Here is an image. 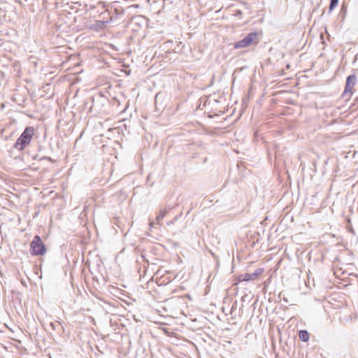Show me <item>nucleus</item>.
<instances>
[{
    "label": "nucleus",
    "mask_w": 358,
    "mask_h": 358,
    "mask_svg": "<svg viewBox=\"0 0 358 358\" xmlns=\"http://www.w3.org/2000/svg\"><path fill=\"white\" fill-rule=\"evenodd\" d=\"M34 134V128L33 127H27L15 143V148L18 150H22L29 144Z\"/></svg>",
    "instance_id": "obj_1"
},
{
    "label": "nucleus",
    "mask_w": 358,
    "mask_h": 358,
    "mask_svg": "<svg viewBox=\"0 0 358 358\" xmlns=\"http://www.w3.org/2000/svg\"><path fill=\"white\" fill-rule=\"evenodd\" d=\"M357 81V78L355 74H352L348 76L345 82V86L344 92L342 94L343 98L350 99L352 95L354 94V87L355 86Z\"/></svg>",
    "instance_id": "obj_2"
},
{
    "label": "nucleus",
    "mask_w": 358,
    "mask_h": 358,
    "mask_svg": "<svg viewBox=\"0 0 358 358\" xmlns=\"http://www.w3.org/2000/svg\"><path fill=\"white\" fill-rule=\"evenodd\" d=\"M31 252L34 255H43L45 252V245L38 236H35L30 244Z\"/></svg>",
    "instance_id": "obj_3"
},
{
    "label": "nucleus",
    "mask_w": 358,
    "mask_h": 358,
    "mask_svg": "<svg viewBox=\"0 0 358 358\" xmlns=\"http://www.w3.org/2000/svg\"><path fill=\"white\" fill-rule=\"evenodd\" d=\"M258 42L257 34L256 32H251L248 34L244 38L238 41L234 44L235 48H243L248 47L253 43Z\"/></svg>",
    "instance_id": "obj_4"
},
{
    "label": "nucleus",
    "mask_w": 358,
    "mask_h": 358,
    "mask_svg": "<svg viewBox=\"0 0 358 358\" xmlns=\"http://www.w3.org/2000/svg\"><path fill=\"white\" fill-rule=\"evenodd\" d=\"M262 272V271L260 269L252 273H245L241 275V278L243 281L254 280Z\"/></svg>",
    "instance_id": "obj_5"
},
{
    "label": "nucleus",
    "mask_w": 358,
    "mask_h": 358,
    "mask_svg": "<svg viewBox=\"0 0 358 358\" xmlns=\"http://www.w3.org/2000/svg\"><path fill=\"white\" fill-rule=\"evenodd\" d=\"M172 208L171 206L166 207L160 210L159 214L157 216L156 220L158 224L161 225L162 220L166 216V215Z\"/></svg>",
    "instance_id": "obj_6"
},
{
    "label": "nucleus",
    "mask_w": 358,
    "mask_h": 358,
    "mask_svg": "<svg viewBox=\"0 0 358 358\" xmlns=\"http://www.w3.org/2000/svg\"><path fill=\"white\" fill-rule=\"evenodd\" d=\"M300 340L306 342L309 339V334L306 330H301L299 333Z\"/></svg>",
    "instance_id": "obj_7"
},
{
    "label": "nucleus",
    "mask_w": 358,
    "mask_h": 358,
    "mask_svg": "<svg viewBox=\"0 0 358 358\" xmlns=\"http://www.w3.org/2000/svg\"><path fill=\"white\" fill-rule=\"evenodd\" d=\"M338 0H330L329 12L332 11L338 5Z\"/></svg>",
    "instance_id": "obj_8"
},
{
    "label": "nucleus",
    "mask_w": 358,
    "mask_h": 358,
    "mask_svg": "<svg viewBox=\"0 0 358 358\" xmlns=\"http://www.w3.org/2000/svg\"><path fill=\"white\" fill-rule=\"evenodd\" d=\"M341 12H343L344 13H346V8L344 6H343L341 8Z\"/></svg>",
    "instance_id": "obj_9"
}]
</instances>
